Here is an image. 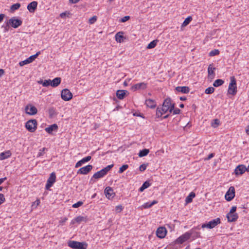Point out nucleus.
<instances>
[{
  "mask_svg": "<svg viewBox=\"0 0 249 249\" xmlns=\"http://www.w3.org/2000/svg\"><path fill=\"white\" fill-rule=\"evenodd\" d=\"M175 107V104L171 103L170 98L166 99L162 105L161 107H158L156 110V117L157 118L160 117L163 113H166L168 110L170 112H172Z\"/></svg>",
  "mask_w": 249,
  "mask_h": 249,
  "instance_id": "1",
  "label": "nucleus"
},
{
  "mask_svg": "<svg viewBox=\"0 0 249 249\" xmlns=\"http://www.w3.org/2000/svg\"><path fill=\"white\" fill-rule=\"evenodd\" d=\"M68 246L73 249H86L87 244L85 242H80L76 241L70 240L68 242Z\"/></svg>",
  "mask_w": 249,
  "mask_h": 249,
  "instance_id": "2",
  "label": "nucleus"
},
{
  "mask_svg": "<svg viewBox=\"0 0 249 249\" xmlns=\"http://www.w3.org/2000/svg\"><path fill=\"white\" fill-rule=\"evenodd\" d=\"M231 82L229 85L228 93L234 95L237 92L236 81L234 76L230 78Z\"/></svg>",
  "mask_w": 249,
  "mask_h": 249,
  "instance_id": "3",
  "label": "nucleus"
},
{
  "mask_svg": "<svg viewBox=\"0 0 249 249\" xmlns=\"http://www.w3.org/2000/svg\"><path fill=\"white\" fill-rule=\"evenodd\" d=\"M37 121L36 119H31L26 123L25 127L29 132H34L37 128Z\"/></svg>",
  "mask_w": 249,
  "mask_h": 249,
  "instance_id": "4",
  "label": "nucleus"
},
{
  "mask_svg": "<svg viewBox=\"0 0 249 249\" xmlns=\"http://www.w3.org/2000/svg\"><path fill=\"white\" fill-rule=\"evenodd\" d=\"M192 235V233L186 232L178 238L175 241L176 244H182L188 240Z\"/></svg>",
  "mask_w": 249,
  "mask_h": 249,
  "instance_id": "5",
  "label": "nucleus"
},
{
  "mask_svg": "<svg viewBox=\"0 0 249 249\" xmlns=\"http://www.w3.org/2000/svg\"><path fill=\"white\" fill-rule=\"evenodd\" d=\"M61 96L63 100L68 101L72 98V94L69 89H65L61 91Z\"/></svg>",
  "mask_w": 249,
  "mask_h": 249,
  "instance_id": "6",
  "label": "nucleus"
},
{
  "mask_svg": "<svg viewBox=\"0 0 249 249\" xmlns=\"http://www.w3.org/2000/svg\"><path fill=\"white\" fill-rule=\"evenodd\" d=\"M22 21L20 19H18L16 17H12L11 18L7 23L10 24L12 27L17 28L22 24Z\"/></svg>",
  "mask_w": 249,
  "mask_h": 249,
  "instance_id": "7",
  "label": "nucleus"
},
{
  "mask_svg": "<svg viewBox=\"0 0 249 249\" xmlns=\"http://www.w3.org/2000/svg\"><path fill=\"white\" fill-rule=\"evenodd\" d=\"M56 179L55 174L54 172L52 173L47 181L45 188L46 190H49L52 187L53 184L55 182Z\"/></svg>",
  "mask_w": 249,
  "mask_h": 249,
  "instance_id": "8",
  "label": "nucleus"
},
{
  "mask_svg": "<svg viewBox=\"0 0 249 249\" xmlns=\"http://www.w3.org/2000/svg\"><path fill=\"white\" fill-rule=\"evenodd\" d=\"M235 196V189L234 187L231 186L227 192L225 197L228 201L231 200Z\"/></svg>",
  "mask_w": 249,
  "mask_h": 249,
  "instance_id": "9",
  "label": "nucleus"
},
{
  "mask_svg": "<svg viewBox=\"0 0 249 249\" xmlns=\"http://www.w3.org/2000/svg\"><path fill=\"white\" fill-rule=\"evenodd\" d=\"M40 53V52H37L35 54L31 55L25 60L20 62L19 65L20 66H23L26 64L32 62Z\"/></svg>",
  "mask_w": 249,
  "mask_h": 249,
  "instance_id": "10",
  "label": "nucleus"
},
{
  "mask_svg": "<svg viewBox=\"0 0 249 249\" xmlns=\"http://www.w3.org/2000/svg\"><path fill=\"white\" fill-rule=\"evenodd\" d=\"M246 171L248 172L246 166L244 164H240L235 168L234 173L236 176L241 175Z\"/></svg>",
  "mask_w": 249,
  "mask_h": 249,
  "instance_id": "11",
  "label": "nucleus"
},
{
  "mask_svg": "<svg viewBox=\"0 0 249 249\" xmlns=\"http://www.w3.org/2000/svg\"><path fill=\"white\" fill-rule=\"evenodd\" d=\"M26 113L30 115H34L37 113V109L35 107L31 105H28L25 107Z\"/></svg>",
  "mask_w": 249,
  "mask_h": 249,
  "instance_id": "12",
  "label": "nucleus"
},
{
  "mask_svg": "<svg viewBox=\"0 0 249 249\" xmlns=\"http://www.w3.org/2000/svg\"><path fill=\"white\" fill-rule=\"evenodd\" d=\"M93 166L91 165H88L85 167L80 168L77 171L78 174L87 175L92 169Z\"/></svg>",
  "mask_w": 249,
  "mask_h": 249,
  "instance_id": "13",
  "label": "nucleus"
},
{
  "mask_svg": "<svg viewBox=\"0 0 249 249\" xmlns=\"http://www.w3.org/2000/svg\"><path fill=\"white\" fill-rule=\"evenodd\" d=\"M166 229L164 227L159 228L156 231L157 236L160 238H163L166 234Z\"/></svg>",
  "mask_w": 249,
  "mask_h": 249,
  "instance_id": "14",
  "label": "nucleus"
},
{
  "mask_svg": "<svg viewBox=\"0 0 249 249\" xmlns=\"http://www.w3.org/2000/svg\"><path fill=\"white\" fill-rule=\"evenodd\" d=\"M147 88V84L144 82H141L133 85L131 89L133 91H136L138 89H144Z\"/></svg>",
  "mask_w": 249,
  "mask_h": 249,
  "instance_id": "15",
  "label": "nucleus"
},
{
  "mask_svg": "<svg viewBox=\"0 0 249 249\" xmlns=\"http://www.w3.org/2000/svg\"><path fill=\"white\" fill-rule=\"evenodd\" d=\"M220 219L219 218H216L213 219L208 223V228L210 229H213L216 227L218 224H220Z\"/></svg>",
  "mask_w": 249,
  "mask_h": 249,
  "instance_id": "16",
  "label": "nucleus"
},
{
  "mask_svg": "<svg viewBox=\"0 0 249 249\" xmlns=\"http://www.w3.org/2000/svg\"><path fill=\"white\" fill-rule=\"evenodd\" d=\"M228 221L229 222H232L235 221L238 218V215L237 213H228L226 216Z\"/></svg>",
  "mask_w": 249,
  "mask_h": 249,
  "instance_id": "17",
  "label": "nucleus"
},
{
  "mask_svg": "<svg viewBox=\"0 0 249 249\" xmlns=\"http://www.w3.org/2000/svg\"><path fill=\"white\" fill-rule=\"evenodd\" d=\"M105 194L106 195V196L108 198H110V197H113L115 196V194L113 192V190L110 187H107L106 189H105Z\"/></svg>",
  "mask_w": 249,
  "mask_h": 249,
  "instance_id": "18",
  "label": "nucleus"
},
{
  "mask_svg": "<svg viewBox=\"0 0 249 249\" xmlns=\"http://www.w3.org/2000/svg\"><path fill=\"white\" fill-rule=\"evenodd\" d=\"M37 5V2L36 1H32L28 5L27 9L30 12H34L36 8Z\"/></svg>",
  "mask_w": 249,
  "mask_h": 249,
  "instance_id": "19",
  "label": "nucleus"
},
{
  "mask_svg": "<svg viewBox=\"0 0 249 249\" xmlns=\"http://www.w3.org/2000/svg\"><path fill=\"white\" fill-rule=\"evenodd\" d=\"M176 90L178 92H181L183 93H188L189 92L190 89L188 87H177L176 88Z\"/></svg>",
  "mask_w": 249,
  "mask_h": 249,
  "instance_id": "20",
  "label": "nucleus"
},
{
  "mask_svg": "<svg viewBox=\"0 0 249 249\" xmlns=\"http://www.w3.org/2000/svg\"><path fill=\"white\" fill-rule=\"evenodd\" d=\"M58 129V126L56 124H53L51 125L48 127L45 128V131L51 134L52 133L53 131H56Z\"/></svg>",
  "mask_w": 249,
  "mask_h": 249,
  "instance_id": "21",
  "label": "nucleus"
},
{
  "mask_svg": "<svg viewBox=\"0 0 249 249\" xmlns=\"http://www.w3.org/2000/svg\"><path fill=\"white\" fill-rule=\"evenodd\" d=\"M126 92L127 91L125 90H118L116 92V96L118 99L122 100L124 98Z\"/></svg>",
  "mask_w": 249,
  "mask_h": 249,
  "instance_id": "22",
  "label": "nucleus"
},
{
  "mask_svg": "<svg viewBox=\"0 0 249 249\" xmlns=\"http://www.w3.org/2000/svg\"><path fill=\"white\" fill-rule=\"evenodd\" d=\"M145 105L147 107L151 108H155L156 106L155 101L152 99H147L145 101Z\"/></svg>",
  "mask_w": 249,
  "mask_h": 249,
  "instance_id": "23",
  "label": "nucleus"
},
{
  "mask_svg": "<svg viewBox=\"0 0 249 249\" xmlns=\"http://www.w3.org/2000/svg\"><path fill=\"white\" fill-rule=\"evenodd\" d=\"M61 79L60 77H56L53 80H51V86L56 87L58 86L61 83Z\"/></svg>",
  "mask_w": 249,
  "mask_h": 249,
  "instance_id": "24",
  "label": "nucleus"
},
{
  "mask_svg": "<svg viewBox=\"0 0 249 249\" xmlns=\"http://www.w3.org/2000/svg\"><path fill=\"white\" fill-rule=\"evenodd\" d=\"M11 153L10 151L8 150L0 154V160H3L10 157Z\"/></svg>",
  "mask_w": 249,
  "mask_h": 249,
  "instance_id": "25",
  "label": "nucleus"
},
{
  "mask_svg": "<svg viewBox=\"0 0 249 249\" xmlns=\"http://www.w3.org/2000/svg\"><path fill=\"white\" fill-rule=\"evenodd\" d=\"M123 32H119L116 34L115 39L117 42L121 43L123 41V39L124 38V36L123 35Z\"/></svg>",
  "mask_w": 249,
  "mask_h": 249,
  "instance_id": "26",
  "label": "nucleus"
},
{
  "mask_svg": "<svg viewBox=\"0 0 249 249\" xmlns=\"http://www.w3.org/2000/svg\"><path fill=\"white\" fill-rule=\"evenodd\" d=\"M104 172V171H102V170H101L100 171L94 174L92 178H94L95 179H98V178L103 177L105 175H106Z\"/></svg>",
  "mask_w": 249,
  "mask_h": 249,
  "instance_id": "27",
  "label": "nucleus"
},
{
  "mask_svg": "<svg viewBox=\"0 0 249 249\" xmlns=\"http://www.w3.org/2000/svg\"><path fill=\"white\" fill-rule=\"evenodd\" d=\"M51 80H41L38 82V83L40 84H42L43 87H48L49 86H51Z\"/></svg>",
  "mask_w": 249,
  "mask_h": 249,
  "instance_id": "28",
  "label": "nucleus"
},
{
  "mask_svg": "<svg viewBox=\"0 0 249 249\" xmlns=\"http://www.w3.org/2000/svg\"><path fill=\"white\" fill-rule=\"evenodd\" d=\"M196 196L195 193L191 192L186 198L185 201L187 203H191L192 201L193 198Z\"/></svg>",
  "mask_w": 249,
  "mask_h": 249,
  "instance_id": "29",
  "label": "nucleus"
},
{
  "mask_svg": "<svg viewBox=\"0 0 249 249\" xmlns=\"http://www.w3.org/2000/svg\"><path fill=\"white\" fill-rule=\"evenodd\" d=\"M149 152V149H144L141 150L139 153V156L140 157H142L146 156Z\"/></svg>",
  "mask_w": 249,
  "mask_h": 249,
  "instance_id": "30",
  "label": "nucleus"
},
{
  "mask_svg": "<svg viewBox=\"0 0 249 249\" xmlns=\"http://www.w3.org/2000/svg\"><path fill=\"white\" fill-rule=\"evenodd\" d=\"M86 220L87 218L82 216H78L75 218V220L76 221V223L78 224L80 223L82 221L86 222Z\"/></svg>",
  "mask_w": 249,
  "mask_h": 249,
  "instance_id": "31",
  "label": "nucleus"
},
{
  "mask_svg": "<svg viewBox=\"0 0 249 249\" xmlns=\"http://www.w3.org/2000/svg\"><path fill=\"white\" fill-rule=\"evenodd\" d=\"M224 81L222 79H217L213 83V86L215 87H219L224 83Z\"/></svg>",
  "mask_w": 249,
  "mask_h": 249,
  "instance_id": "32",
  "label": "nucleus"
},
{
  "mask_svg": "<svg viewBox=\"0 0 249 249\" xmlns=\"http://www.w3.org/2000/svg\"><path fill=\"white\" fill-rule=\"evenodd\" d=\"M158 40H154L151 41L147 46V49H150L154 48L157 45Z\"/></svg>",
  "mask_w": 249,
  "mask_h": 249,
  "instance_id": "33",
  "label": "nucleus"
},
{
  "mask_svg": "<svg viewBox=\"0 0 249 249\" xmlns=\"http://www.w3.org/2000/svg\"><path fill=\"white\" fill-rule=\"evenodd\" d=\"M215 70V68L212 67V64H210L208 68V73L209 74H215L214 71Z\"/></svg>",
  "mask_w": 249,
  "mask_h": 249,
  "instance_id": "34",
  "label": "nucleus"
},
{
  "mask_svg": "<svg viewBox=\"0 0 249 249\" xmlns=\"http://www.w3.org/2000/svg\"><path fill=\"white\" fill-rule=\"evenodd\" d=\"M192 20V18L191 16H189L188 17H187L184 21V22H183V23L182 24V27H184V26H187L190 22V21Z\"/></svg>",
  "mask_w": 249,
  "mask_h": 249,
  "instance_id": "35",
  "label": "nucleus"
},
{
  "mask_svg": "<svg viewBox=\"0 0 249 249\" xmlns=\"http://www.w3.org/2000/svg\"><path fill=\"white\" fill-rule=\"evenodd\" d=\"M20 7V4L19 3H17L11 5V6L10 7V10L12 11H14L18 9Z\"/></svg>",
  "mask_w": 249,
  "mask_h": 249,
  "instance_id": "36",
  "label": "nucleus"
},
{
  "mask_svg": "<svg viewBox=\"0 0 249 249\" xmlns=\"http://www.w3.org/2000/svg\"><path fill=\"white\" fill-rule=\"evenodd\" d=\"M214 91V88L213 87H209L205 89V92L206 94H209L213 93Z\"/></svg>",
  "mask_w": 249,
  "mask_h": 249,
  "instance_id": "37",
  "label": "nucleus"
},
{
  "mask_svg": "<svg viewBox=\"0 0 249 249\" xmlns=\"http://www.w3.org/2000/svg\"><path fill=\"white\" fill-rule=\"evenodd\" d=\"M128 168V165L127 164H124L122 166H121L120 169H119V170L118 171V172L119 173H122L123 172H124L125 170H126L127 168Z\"/></svg>",
  "mask_w": 249,
  "mask_h": 249,
  "instance_id": "38",
  "label": "nucleus"
},
{
  "mask_svg": "<svg viewBox=\"0 0 249 249\" xmlns=\"http://www.w3.org/2000/svg\"><path fill=\"white\" fill-rule=\"evenodd\" d=\"M219 53V51L218 50L214 49L212 50L209 53V55L210 56H213L214 55H218Z\"/></svg>",
  "mask_w": 249,
  "mask_h": 249,
  "instance_id": "39",
  "label": "nucleus"
},
{
  "mask_svg": "<svg viewBox=\"0 0 249 249\" xmlns=\"http://www.w3.org/2000/svg\"><path fill=\"white\" fill-rule=\"evenodd\" d=\"M113 166V164H111L107 166L106 167L102 169V171H104V173L105 175L107 174V173L112 168V167Z\"/></svg>",
  "mask_w": 249,
  "mask_h": 249,
  "instance_id": "40",
  "label": "nucleus"
},
{
  "mask_svg": "<svg viewBox=\"0 0 249 249\" xmlns=\"http://www.w3.org/2000/svg\"><path fill=\"white\" fill-rule=\"evenodd\" d=\"M219 120L218 119H215L213 122L212 123V125L213 127H216L219 124Z\"/></svg>",
  "mask_w": 249,
  "mask_h": 249,
  "instance_id": "41",
  "label": "nucleus"
},
{
  "mask_svg": "<svg viewBox=\"0 0 249 249\" xmlns=\"http://www.w3.org/2000/svg\"><path fill=\"white\" fill-rule=\"evenodd\" d=\"M45 150H46V148L45 147L42 148V149H40L39 151L37 154V157H41L42 155H43Z\"/></svg>",
  "mask_w": 249,
  "mask_h": 249,
  "instance_id": "42",
  "label": "nucleus"
},
{
  "mask_svg": "<svg viewBox=\"0 0 249 249\" xmlns=\"http://www.w3.org/2000/svg\"><path fill=\"white\" fill-rule=\"evenodd\" d=\"M83 204V202L82 201H79L77 202V203L74 204L72 205L73 208H78L80 206H81Z\"/></svg>",
  "mask_w": 249,
  "mask_h": 249,
  "instance_id": "43",
  "label": "nucleus"
},
{
  "mask_svg": "<svg viewBox=\"0 0 249 249\" xmlns=\"http://www.w3.org/2000/svg\"><path fill=\"white\" fill-rule=\"evenodd\" d=\"M123 206L121 205H118L115 208V211L117 213L121 212L123 210Z\"/></svg>",
  "mask_w": 249,
  "mask_h": 249,
  "instance_id": "44",
  "label": "nucleus"
},
{
  "mask_svg": "<svg viewBox=\"0 0 249 249\" xmlns=\"http://www.w3.org/2000/svg\"><path fill=\"white\" fill-rule=\"evenodd\" d=\"M96 20H97L96 16H93L89 19V23L90 24H93L94 23L95 21H96Z\"/></svg>",
  "mask_w": 249,
  "mask_h": 249,
  "instance_id": "45",
  "label": "nucleus"
},
{
  "mask_svg": "<svg viewBox=\"0 0 249 249\" xmlns=\"http://www.w3.org/2000/svg\"><path fill=\"white\" fill-rule=\"evenodd\" d=\"M130 19V17L128 16H125L120 19V22H125Z\"/></svg>",
  "mask_w": 249,
  "mask_h": 249,
  "instance_id": "46",
  "label": "nucleus"
},
{
  "mask_svg": "<svg viewBox=\"0 0 249 249\" xmlns=\"http://www.w3.org/2000/svg\"><path fill=\"white\" fill-rule=\"evenodd\" d=\"M91 159V156H87L83 159H82V161L84 162V163H85L86 162H88Z\"/></svg>",
  "mask_w": 249,
  "mask_h": 249,
  "instance_id": "47",
  "label": "nucleus"
},
{
  "mask_svg": "<svg viewBox=\"0 0 249 249\" xmlns=\"http://www.w3.org/2000/svg\"><path fill=\"white\" fill-rule=\"evenodd\" d=\"M147 165L145 164H142L140 165L139 169L141 171H144L146 168Z\"/></svg>",
  "mask_w": 249,
  "mask_h": 249,
  "instance_id": "48",
  "label": "nucleus"
},
{
  "mask_svg": "<svg viewBox=\"0 0 249 249\" xmlns=\"http://www.w3.org/2000/svg\"><path fill=\"white\" fill-rule=\"evenodd\" d=\"M150 184L147 181L144 182L142 185V187L145 189L147 188L149 186H150Z\"/></svg>",
  "mask_w": 249,
  "mask_h": 249,
  "instance_id": "49",
  "label": "nucleus"
},
{
  "mask_svg": "<svg viewBox=\"0 0 249 249\" xmlns=\"http://www.w3.org/2000/svg\"><path fill=\"white\" fill-rule=\"evenodd\" d=\"M5 201V197L2 194H0V205Z\"/></svg>",
  "mask_w": 249,
  "mask_h": 249,
  "instance_id": "50",
  "label": "nucleus"
},
{
  "mask_svg": "<svg viewBox=\"0 0 249 249\" xmlns=\"http://www.w3.org/2000/svg\"><path fill=\"white\" fill-rule=\"evenodd\" d=\"M83 163H84L83 161H82V160H80L78 161L75 164V168H78L80 166H81Z\"/></svg>",
  "mask_w": 249,
  "mask_h": 249,
  "instance_id": "51",
  "label": "nucleus"
},
{
  "mask_svg": "<svg viewBox=\"0 0 249 249\" xmlns=\"http://www.w3.org/2000/svg\"><path fill=\"white\" fill-rule=\"evenodd\" d=\"M172 111H173L174 114H178L180 112V110L178 108H176L175 109L174 108Z\"/></svg>",
  "mask_w": 249,
  "mask_h": 249,
  "instance_id": "52",
  "label": "nucleus"
},
{
  "mask_svg": "<svg viewBox=\"0 0 249 249\" xmlns=\"http://www.w3.org/2000/svg\"><path fill=\"white\" fill-rule=\"evenodd\" d=\"M142 206L144 208H148L152 207L150 203H149V202H147V203L144 204Z\"/></svg>",
  "mask_w": 249,
  "mask_h": 249,
  "instance_id": "53",
  "label": "nucleus"
},
{
  "mask_svg": "<svg viewBox=\"0 0 249 249\" xmlns=\"http://www.w3.org/2000/svg\"><path fill=\"white\" fill-rule=\"evenodd\" d=\"M49 112L50 115L51 116H52L53 115V113L54 112V109H53V107L50 108L49 110Z\"/></svg>",
  "mask_w": 249,
  "mask_h": 249,
  "instance_id": "54",
  "label": "nucleus"
},
{
  "mask_svg": "<svg viewBox=\"0 0 249 249\" xmlns=\"http://www.w3.org/2000/svg\"><path fill=\"white\" fill-rule=\"evenodd\" d=\"M236 210V206H233L232 207L229 213H235V212Z\"/></svg>",
  "mask_w": 249,
  "mask_h": 249,
  "instance_id": "55",
  "label": "nucleus"
},
{
  "mask_svg": "<svg viewBox=\"0 0 249 249\" xmlns=\"http://www.w3.org/2000/svg\"><path fill=\"white\" fill-rule=\"evenodd\" d=\"M68 220L67 218L66 217H64L62 219H61V220H60L59 221V223L60 224H63L64 223H65L67 220Z\"/></svg>",
  "mask_w": 249,
  "mask_h": 249,
  "instance_id": "56",
  "label": "nucleus"
},
{
  "mask_svg": "<svg viewBox=\"0 0 249 249\" xmlns=\"http://www.w3.org/2000/svg\"><path fill=\"white\" fill-rule=\"evenodd\" d=\"M215 77V74H209L208 75V79H210L211 80L213 79V78Z\"/></svg>",
  "mask_w": 249,
  "mask_h": 249,
  "instance_id": "57",
  "label": "nucleus"
},
{
  "mask_svg": "<svg viewBox=\"0 0 249 249\" xmlns=\"http://www.w3.org/2000/svg\"><path fill=\"white\" fill-rule=\"evenodd\" d=\"M67 13L66 12H63V13H62L60 14V17L62 18H64L66 17V16L67 15Z\"/></svg>",
  "mask_w": 249,
  "mask_h": 249,
  "instance_id": "58",
  "label": "nucleus"
},
{
  "mask_svg": "<svg viewBox=\"0 0 249 249\" xmlns=\"http://www.w3.org/2000/svg\"><path fill=\"white\" fill-rule=\"evenodd\" d=\"M214 156V154L213 153H211L210 154L208 157L206 158V160H210L211 158H212Z\"/></svg>",
  "mask_w": 249,
  "mask_h": 249,
  "instance_id": "59",
  "label": "nucleus"
},
{
  "mask_svg": "<svg viewBox=\"0 0 249 249\" xmlns=\"http://www.w3.org/2000/svg\"><path fill=\"white\" fill-rule=\"evenodd\" d=\"M80 0H69L70 2L71 3H77Z\"/></svg>",
  "mask_w": 249,
  "mask_h": 249,
  "instance_id": "60",
  "label": "nucleus"
},
{
  "mask_svg": "<svg viewBox=\"0 0 249 249\" xmlns=\"http://www.w3.org/2000/svg\"><path fill=\"white\" fill-rule=\"evenodd\" d=\"M6 179V178L5 177L4 178H0V185L1 184L4 180H5Z\"/></svg>",
  "mask_w": 249,
  "mask_h": 249,
  "instance_id": "61",
  "label": "nucleus"
},
{
  "mask_svg": "<svg viewBox=\"0 0 249 249\" xmlns=\"http://www.w3.org/2000/svg\"><path fill=\"white\" fill-rule=\"evenodd\" d=\"M4 17V14H0V22H1L2 21Z\"/></svg>",
  "mask_w": 249,
  "mask_h": 249,
  "instance_id": "62",
  "label": "nucleus"
},
{
  "mask_svg": "<svg viewBox=\"0 0 249 249\" xmlns=\"http://www.w3.org/2000/svg\"><path fill=\"white\" fill-rule=\"evenodd\" d=\"M4 73V71L3 69H0V77Z\"/></svg>",
  "mask_w": 249,
  "mask_h": 249,
  "instance_id": "63",
  "label": "nucleus"
},
{
  "mask_svg": "<svg viewBox=\"0 0 249 249\" xmlns=\"http://www.w3.org/2000/svg\"><path fill=\"white\" fill-rule=\"evenodd\" d=\"M246 133L249 135V125L247 126V129L246 130Z\"/></svg>",
  "mask_w": 249,
  "mask_h": 249,
  "instance_id": "64",
  "label": "nucleus"
}]
</instances>
